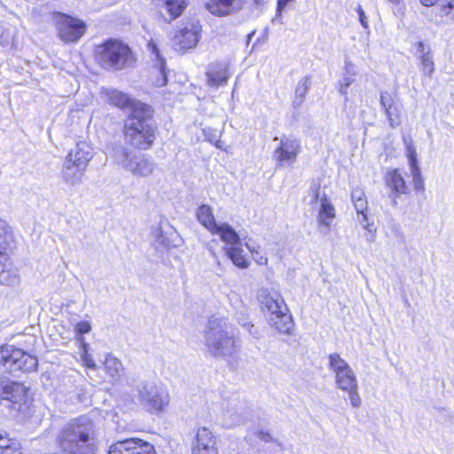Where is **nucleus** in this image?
<instances>
[{
	"mask_svg": "<svg viewBox=\"0 0 454 454\" xmlns=\"http://www.w3.org/2000/svg\"><path fill=\"white\" fill-rule=\"evenodd\" d=\"M58 442L67 453L94 454L96 440L93 422L85 416L70 420L61 429Z\"/></svg>",
	"mask_w": 454,
	"mask_h": 454,
	"instance_id": "nucleus-1",
	"label": "nucleus"
},
{
	"mask_svg": "<svg viewBox=\"0 0 454 454\" xmlns=\"http://www.w3.org/2000/svg\"><path fill=\"white\" fill-rule=\"evenodd\" d=\"M224 317H212L205 330V344L208 352L215 357L230 359L240 351V343L231 332Z\"/></svg>",
	"mask_w": 454,
	"mask_h": 454,
	"instance_id": "nucleus-2",
	"label": "nucleus"
},
{
	"mask_svg": "<svg viewBox=\"0 0 454 454\" xmlns=\"http://www.w3.org/2000/svg\"><path fill=\"white\" fill-rule=\"evenodd\" d=\"M152 108L144 103H135L124 126L126 141L138 148L148 149L154 140V128L151 123Z\"/></svg>",
	"mask_w": 454,
	"mask_h": 454,
	"instance_id": "nucleus-3",
	"label": "nucleus"
},
{
	"mask_svg": "<svg viewBox=\"0 0 454 454\" xmlns=\"http://www.w3.org/2000/svg\"><path fill=\"white\" fill-rule=\"evenodd\" d=\"M328 368L334 374L336 387L348 394L351 407L360 408L362 398L358 392L357 378L348 363L338 353H333L328 356Z\"/></svg>",
	"mask_w": 454,
	"mask_h": 454,
	"instance_id": "nucleus-4",
	"label": "nucleus"
},
{
	"mask_svg": "<svg viewBox=\"0 0 454 454\" xmlns=\"http://www.w3.org/2000/svg\"><path fill=\"white\" fill-rule=\"evenodd\" d=\"M96 59L105 69L121 70L134 64L129 47L116 40H109L96 49Z\"/></svg>",
	"mask_w": 454,
	"mask_h": 454,
	"instance_id": "nucleus-5",
	"label": "nucleus"
},
{
	"mask_svg": "<svg viewBox=\"0 0 454 454\" xmlns=\"http://www.w3.org/2000/svg\"><path fill=\"white\" fill-rule=\"evenodd\" d=\"M14 242V235L10 225L0 218V285L17 286L20 283L18 269L14 268L4 254L8 246Z\"/></svg>",
	"mask_w": 454,
	"mask_h": 454,
	"instance_id": "nucleus-6",
	"label": "nucleus"
},
{
	"mask_svg": "<svg viewBox=\"0 0 454 454\" xmlns=\"http://www.w3.org/2000/svg\"><path fill=\"white\" fill-rule=\"evenodd\" d=\"M0 364L10 372H30L35 371L38 365L37 358L22 349L11 345L0 348Z\"/></svg>",
	"mask_w": 454,
	"mask_h": 454,
	"instance_id": "nucleus-7",
	"label": "nucleus"
},
{
	"mask_svg": "<svg viewBox=\"0 0 454 454\" xmlns=\"http://www.w3.org/2000/svg\"><path fill=\"white\" fill-rule=\"evenodd\" d=\"M138 400L148 411L158 412L168 405L169 395L162 385L145 382L138 387Z\"/></svg>",
	"mask_w": 454,
	"mask_h": 454,
	"instance_id": "nucleus-8",
	"label": "nucleus"
},
{
	"mask_svg": "<svg viewBox=\"0 0 454 454\" xmlns=\"http://www.w3.org/2000/svg\"><path fill=\"white\" fill-rule=\"evenodd\" d=\"M114 159L118 165L137 176H147L154 169L153 162L145 155L131 154L121 146L115 149Z\"/></svg>",
	"mask_w": 454,
	"mask_h": 454,
	"instance_id": "nucleus-9",
	"label": "nucleus"
},
{
	"mask_svg": "<svg viewBox=\"0 0 454 454\" xmlns=\"http://www.w3.org/2000/svg\"><path fill=\"white\" fill-rule=\"evenodd\" d=\"M27 387L19 382L12 381L7 378H0V401L6 402V406L20 411L25 405Z\"/></svg>",
	"mask_w": 454,
	"mask_h": 454,
	"instance_id": "nucleus-10",
	"label": "nucleus"
},
{
	"mask_svg": "<svg viewBox=\"0 0 454 454\" xmlns=\"http://www.w3.org/2000/svg\"><path fill=\"white\" fill-rule=\"evenodd\" d=\"M201 25L199 20H192L176 31L172 38V45L177 51H184L194 48L200 38Z\"/></svg>",
	"mask_w": 454,
	"mask_h": 454,
	"instance_id": "nucleus-11",
	"label": "nucleus"
},
{
	"mask_svg": "<svg viewBox=\"0 0 454 454\" xmlns=\"http://www.w3.org/2000/svg\"><path fill=\"white\" fill-rule=\"evenodd\" d=\"M59 37L66 43L78 41L86 31V24L76 18L61 14L57 20Z\"/></svg>",
	"mask_w": 454,
	"mask_h": 454,
	"instance_id": "nucleus-12",
	"label": "nucleus"
},
{
	"mask_svg": "<svg viewBox=\"0 0 454 454\" xmlns=\"http://www.w3.org/2000/svg\"><path fill=\"white\" fill-rule=\"evenodd\" d=\"M108 454H156L154 447L139 438H129L111 445Z\"/></svg>",
	"mask_w": 454,
	"mask_h": 454,
	"instance_id": "nucleus-13",
	"label": "nucleus"
},
{
	"mask_svg": "<svg viewBox=\"0 0 454 454\" xmlns=\"http://www.w3.org/2000/svg\"><path fill=\"white\" fill-rule=\"evenodd\" d=\"M299 140L291 137H282L279 145L274 151V158L278 167L293 164L300 153Z\"/></svg>",
	"mask_w": 454,
	"mask_h": 454,
	"instance_id": "nucleus-14",
	"label": "nucleus"
},
{
	"mask_svg": "<svg viewBox=\"0 0 454 454\" xmlns=\"http://www.w3.org/2000/svg\"><path fill=\"white\" fill-rule=\"evenodd\" d=\"M192 454H218L217 438L207 427L198 428L192 442Z\"/></svg>",
	"mask_w": 454,
	"mask_h": 454,
	"instance_id": "nucleus-15",
	"label": "nucleus"
},
{
	"mask_svg": "<svg viewBox=\"0 0 454 454\" xmlns=\"http://www.w3.org/2000/svg\"><path fill=\"white\" fill-rule=\"evenodd\" d=\"M380 102L388 119L389 125L392 128L399 126L403 106L397 98L387 91H382L380 92Z\"/></svg>",
	"mask_w": 454,
	"mask_h": 454,
	"instance_id": "nucleus-16",
	"label": "nucleus"
},
{
	"mask_svg": "<svg viewBox=\"0 0 454 454\" xmlns=\"http://www.w3.org/2000/svg\"><path fill=\"white\" fill-rule=\"evenodd\" d=\"M229 67L227 61L210 64L206 73L207 85L215 88L225 85L230 77Z\"/></svg>",
	"mask_w": 454,
	"mask_h": 454,
	"instance_id": "nucleus-17",
	"label": "nucleus"
},
{
	"mask_svg": "<svg viewBox=\"0 0 454 454\" xmlns=\"http://www.w3.org/2000/svg\"><path fill=\"white\" fill-rule=\"evenodd\" d=\"M153 2L168 22L179 17L186 7V0H153Z\"/></svg>",
	"mask_w": 454,
	"mask_h": 454,
	"instance_id": "nucleus-18",
	"label": "nucleus"
},
{
	"mask_svg": "<svg viewBox=\"0 0 454 454\" xmlns=\"http://www.w3.org/2000/svg\"><path fill=\"white\" fill-rule=\"evenodd\" d=\"M244 2L245 0H208L206 7L215 16H225L239 10Z\"/></svg>",
	"mask_w": 454,
	"mask_h": 454,
	"instance_id": "nucleus-19",
	"label": "nucleus"
},
{
	"mask_svg": "<svg viewBox=\"0 0 454 454\" xmlns=\"http://www.w3.org/2000/svg\"><path fill=\"white\" fill-rule=\"evenodd\" d=\"M335 217V209L325 194L320 199V208L318 211V230L321 233L326 234L330 231L332 220Z\"/></svg>",
	"mask_w": 454,
	"mask_h": 454,
	"instance_id": "nucleus-20",
	"label": "nucleus"
},
{
	"mask_svg": "<svg viewBox=\"0 0 454 454\" xmlns=\"http://www.w3.org/2000/svg\"><path fill=\"white\" fill-rule=\"evenodd\" d=\"M155 241L165 248L176 247L180 245V238L169 225H160L153 231Z\"/></svg>",
	"mask_w": 454,
	"mask_h": 454,
	"instance_id": "nucleus-21",
	"label": "nucleus"
},
{
	"mask_svg": "<svg viewBox=\"0 0 454 454\" xmlns=\"http://www.w3.org/2000/svg\"><path fill=\"white\" fill-rule=\"evenodd\" d=\"M67 158L78 163L77 166L80 168H87L93 158L92 147L86 141H79L75 147L68 153Z\"/></svg>",
	"mask_w": 454,
	"mask_h": 454,
	"instance_id": "nucleus-22",
	"label": "nucleus"
},
{
	"mask_svg": "<svg viewBox=\"0 0 454 454\" xmlns=\"http://www.w3.org/2000/svg\"><path fill=\"white\" fill-rule=\"evenodd\" d=\"M268 323L282 334L291 335L294 330V323L289 311L278 310V315L268 317Z\"/></svg>",
	"mask_w": 454,
	"mask_h": 454,
	"instance_id": "nucleus-23",
	"label": "nucleus"
},
{
	"mask_svg": "<svg viewBox=\"0 0 454 454\" xmlns=\"http://www.w3.org/2000/svg\"><path fill=\"white\" fill-rule=\"evenodd\" d=\"M78 163L66 157L61 170V176L65 183L74 185L82 181L84 171L87 168H80Z\"/></svg>",
	"mask_w": 454,
	"mask_h": 454,
	"instance_id": "nucleus-24",
	"label": "nucleus"
},
{
	"mask_svg": "<svg viewBox=\"0 0 454 454\" xmlns=\"http://www.w3.org/2000/svg\"><path fill=\"white\" fill-rule=\"evenodd\" d=\"M386 183L387 185L392 191V192L395 194L393 200L395 204L396 203V197L402 194H406L409 191V188L404 181V178L398 169H393L387 173L386 176Z\"/></svg>",
	"mask_w": 454,
	"mask_h": 454,
	"instance_id": "nucleus-25",
	"label": "nucleus"
},
{
	"mask_svg": "<svg viewBox=\"0 0 454 454\" xmlns=\"http://www.w3.org/2000/svg\"><path fill=\"white\" fill-rule=\"evenodd\" d=\"M248 416L242 405L235 403L231 408H228L223 414V422L225 427H233L243 424Z\"/></svg>",
	"mask_w": 454,
	"mask_h": 454,
	"instance_id": "nucleus-26",
	"label": "nucleus"
},
{
	"mask_svg": "<svg viewBox=\"0 0 454 454\" xmlns=\"http://www.w3.org/2000/svg\"><path fill=\"white\" fill-rule=\"evenodd\" d=\"M147 47L152 54L155 56L157 61L155 73L160 75V77L154 81V85L156 87H163L168 82L165 59L160 57V51L154 42H148Z\"/></svg>",
	"mask_w": 454,
	"mask_h": 454,
	"instance_id": "nucleus-27",
	"label": "nucleus"
},
{
	"mask_svg": "<svg viewBox=\"0 0 454 454\" xmlns=\"http://www.w3.org/2000/svg\"><path fill=\"white\" fill-rule=\"evenodd\" d=\"M104 93L112 105L119 108L129 107L131 112L133 111V105L140 103L129 98L128 94L115 89H106L104 90Z\"/></svg>",
	"mask_w": 454,
	"mask_h": 454,
	"instance_id": "nucleus-28",
	"label": "nucleus"
},
{
	"mask_svg": "<svg viewBox=\"0 0 454 454\" xmlns=\"http://www.w3.org/2000/svg\"><path fill=\"white\" fill-rule=\"evenodd\" d=\"M211 233L218 235L223 242L231 247L238 245L240 240L235 230L226 223H218Z\"/></svg>",
	"mask_w": 454,
	"mask_h": 454,
	"instance_id": "nucleus-29",
	"label": "nucleus"
},
{
	"mask_svg": "<svg viewBox=\"0 0 454 454\" xmlns=\"http://www.w3.org/2000/svg\"><path fill=\"white\" fill-rule=\"evenodd\" d=\"M257 298L262 309L266 308L267 305L273 306L274 304H282V301L284 300L278 292L267 287H262L258 291Z\"/></svg>",
	"mask_w": 454,
	"mask_h": 454,
	"instance_id": "nucleus-30",
	"label": "nucleus"
},
{
	"mask_svg": "<svg viewBox=\"0 0 454 454\" xmlns=\"http://www.w3.org/2000/svg\"><path fill=\"white\" fill-rule=\"evenodd\" d=\"M198 221L210 232L218 224L214 217L212 207L208 205H201L196 213Z\"/></svg>",
	"mask_w": 454,
	"mask_h": 454,
	"instance_id": "nucleus-31",
	"label": "nucleus"
},
{
	"mask_svg": "<svg viewBox=\"0 0 454 454\" xmlns=\"http://www.w3.org/2000/svg\"><path fill=\"white\" fill-rule=\"evenodd\" d=\"M310 87V79L306 76L301 78L295 88L294 97L293 99V107L297 109L303 104L305 97Z\"/></svg>",
	"mask_w": 454,
	"mask_h": 454,
	"instance_id": "nucleus-32",
	"label": "nucleus"
},
{
	"mask_svg": "<svg viewBox=\"0 0 454 454\" xmlns=\"http://www.w3.org/2000/svg\"><path fill=\"white\" fill-rule=\"evenodd\" d=\"M104 366L106 372L113 380H118L123 371L122 363L112 355L106 356Z\"/></svg>",
	"mask_w": 454,
	"mask_h": 454,
	"instance_id": "nucleus-33",
	"label": "nucleus"
},
{
	"mask_svg": "<svg viewBox=\"0 0 454 454\" xmlns=\"http://www.w3.org/2000/svg\"><path fill=\"white\" fill-rule=\"evenodd\" d=\"M225 254L237 267L247 269L249 266V262L243 254V250L240 247L236 246L227 247L225 248Z\"/></svg>",
	"mask_w": 454,
	"mask_h": 454,
	"instance_id": "nucleus-34",
	"label": "nucleus"
},
{
	"mask_svg": "<svg viewBox=\"0 0 454 454\" xmlns=\"http://www.w3.org/2000/svg\"><path fill=\"white\" fill-rule=\"evenodd\" d=\"M0 454H21L20 444L5 433H0Z\"/></svg>",
	"mask_w": 454,
	"mask_h": 454,
	"instance_id": "nucleus-35",
	"label": "nucleus"
},
{
	"mask_svg": "<svg viewBox=\"0 0 454 454\" xmlns=\"http://www.w3.org/2000/svg\"><path fill=\"white\" fill-rule=\"evenodd\" d=\"M355 209L358 215V222L366 230H368L370 232L372 231L371 224L367 223V215L365 212L367 211L368 202L366 196L363 199L356 201L353 203Z\"/></svg>",
	"mask_w": 454,
	"mask_h": 454,
	"instance_id": "nucleus-36",
	"label": "nucleus"
},
{
	"mask_svg": "<svg viewBox=\"0 0 454 454\" xmlns=\"http://www.w3.org/2000/svg\"><path fill=\"white\" fill-rule=\"evenodd\" d=\"M77 340L80 342L82 348L80 356L83 365L87 368L95 370L97 368V364L91 356L89 354V344L86 343L83 337H78Z\"/></svg>",
	"mask_w": 454,
	"mask_h": 454,
	"instance_id": "nucleus-37",
	"label": "nucleus"
},
{
	"mask_svg": "<svg viewBox=\"0 0 454 454\" xmlns=\"http://www.w3.org/2000/svg\"><path fill=\"white\" fill-rule=\"evenodd\" d=\"M419 63L423 74L430 77L434 71L432 51H427L425 55L419 56Z\"/></svg>",
	"mask_w": 454,
	"mask_h": 454,
	"instance_id": "nucleus-38",
	"label": "nucleus"
},
{
	"mask_svg": "<svg viewBox=\"0 0 454 454\" xmlns=\"http://www.w3.org/2000/svg\"><path fill=\"white\" fill-rule=\"evenodd\" d=\"M237 320L239 324L245 328L254 338L260 339L261 332L247 319L246 314L240 313L238 316Z\"/></svg>",
	"mask_w": 454,
	"mask_h": 454,
	"instance_id": "nucleus-39",
	"label": "nucleus"
},
{
	"mask_svg": "<svg viewBox=\"0 0 454 454\" xmlns=\"http://www.w3.org/2000/svg\"><path fill=\"white\" fill-rule=\"evenodd\" d=\"M403 143L406 148V154L409 160L410 166L411 165H417V153L416 149L413 145L412 139L409 137H403Z\"/></svg>",
	"mask_w": 454,
	"mask_h": 454,
	"instance_id": "nucleus-40",
	"label": "nucleus"
},
{
	"mask_svg": "<svg viewBox=\"0 0 454 454\" xmlns=\"http://www.w3.org/2000/svg\"><path fill=\"white\" fill-rule=\"evenodd\" d=\"M411 173L413 178L414 188L416 190L423 189V180L419 165H411Z\"/></svg>",
	"mask_w": 454,
	"mask_h": 454,
	"instance_id": "nucleus-41",
	"label": "nucleus"
},
{
	"mask_svg": "<svg viewBox=\"0 0 454 454\" xmlns=\"http://www.w3.org/2000/svg\"><path fill=\"white\" fill-rule=\"evenodd\" d=\"M262 310L266 313L267 315V318L270 317V316H274V315H278V310H281V311H289L285 301L283 300L282 301V304H275L272 306V305H267L266 308L262 309Z\"/></svg>",
	"mask_w": 454,
	"mask_h": 454,
	"instance_id": "nucleus-42",
	"label": "nucleus"
},
{
	"mask_svg": "<svg viewBox=\"0 0 454 454\" xmlns=\"http://www.w3.org/2000/svg\"><path fill=\"white\" fill-rule=\"evenodd\" d=\"M392 4V11L395 16H403L405 12V4L403 0H387Z\"/></svg>",
	"mask_w": 454,
	"mask_h": 454,
	"instance_id": "nucleus-43",
	"label": "nucleus"
},
{
	"mask_svg": "<svg viewBox=\"0 0 454 454\" xmlns=\"http://www.w3.org/2000/svg\"><path fill=\"white\" fill-rule=\"evenodd\" d=\"M74 329L75 332L80 335L79 337H82V334L90 332L91 325L88 321H81L75 325Z\"/></svg>",
	"mask_w": 454,
	"mask_h": 454,
	"instance_id": "nucleus-44",
	"label": "nucleus"
},
{
	"mask_svg": "<svg viewBox=\"0 0 454 454\" xmlns=\"http://www.w3.org/2000/svg\"><path fill=\"white\" fill-rule=\"evenodd\" d=\"M354 82V79L349 76H345L343 79L340 82V93L347 98L348 95V88L351 85V83Z\"/></svg>",
	"mask_w": 454,
	"mask_h": 454,
	"instance_id": "nucleus-45",
	"label": "nucleus"
},
{
	"mask_svg": "<svg viewBox=\"0 0 454 454\" xmlns=\"http://www.w3.org/2000/svg\"><path fill=\"white\" fill-rule=\"evenodd\" d=\"M310 192L313 195V201H319L320 202V199L324 197V194L321 196L320 195V184L319 183H314L311 186H310Z\"/></svg>",
	"mask_w": 454,
	"mask_h": 454,
	"instance_id": "nucleus-46",
	"label": "nucleus"
},
{
	"mask_svg": "<svg viewBox=\"0 0 454 454\" xmlns=\"http://www.w3.org/2000/svg\"><path fill=\"white\" fill-rule=\"evenodd\" d=\"M356 11H357L358 15H359V20H360L361 25L363 26L364 28L367 29L369 27V25H368L367 18L365 16V13H364V10L359 5L357 7Z\"/></svg>",
	"mask_w": 454,
	"mask_h": 454,
	"instance_id": "nucleus-47",
	"label": "nucleus"
},
{
	"mask_svg": "<svg viewBox=\"0 0 454 454\" xmlns=\"http://www.w3.org/2000/svg\"><path fill=\"white\" fill-rule=\"evenodd\" d=\"M364 197H365V194L362 189L356 188L352 191L351 200L353 203L363 199Z\"/></svg>",
	"mask_w": 454,
	"mask_h": 454,
	"instance_id": "nucleus-48",
	"label": "nucleus"
},
{
	"mask_svg": "<svg viewBox=\"0 0 454 454\" xmlns=\"http://www.w3.org/2000/svg\"><path fill=\"white\" fill-rule=\"evenodd\" d=\"M416 51L419 57L425 55L427 51H432L431 48L425 45L422 42L417 43Z\"/></svg>",
	"mask_w": 454,
	"mask_h": 454,
	"instance_id": "nucleus-49",
	"label": "nucleus"
},
{
	"mask_svg": "<svg viewBox=\"0 0 454 454\" xmlns=\"http://www.w3.org/2000/svg\"><path fill=\"white\" fill-rule=\"evenodd\" d=\"M254 255V259L255 260V262L261 265H265L267 264L268 262V259L266 256L264 255H262L260 253L259 254H253Z\"/></svg>",
	"mask_w": 454,
	"mask_h": 454,
	"instance_id": "nucleus-50",
	"label": "nucleus"
},
{
	"mask_svg": "<svg viewBox=\"0 0 454 454\" xmlns=\"http://www.w3.org/2000/svg\"><path fill=\"white\" fill-rule=\"evenodd\" d=\"M257 435H258L259 439H261L262 441H264L266 442H271L273 440L272 436L267 432L261 431L258 433Z\"/></svg>",
	"mask_w": 454,
	"mask_h": 454,
	"instance_id": "nucleus-51",
	"label": "nucleus"
},
{
	"mask_svg": "<svg viewBox=\"0 0 454 454\" xmlns=\"http://www.w3.org/2000/svg\"><path fill=\"white\" fill-rule=\"evenodd\" d=\"M441 3L439 6L447 7L450 10L454 8V0H439Z\"/></svg>",
	"mask_w": 454,
	"mask_h": 454,
	"instance_id": "nucleus-52",
	"label": "nucleus"
},
{
	"mask_svg": "<svg viewBox=\"0 0 454 454\" xmlns=\"http://www.w3.org/2000/svg\"><path fill=\"white\" fill-rule=\"evenodd\" d=\"M439 8H440L439 16L442 18L450 16L451 13V11H452V10H450L447 7H443V6H439Z\"/></svg>",
	"mask_w": 454,
	"mask_h": 454,
	"instance_id": "nucleus-53",
	"label": "nucleus"
},
{
	"mask_svg": "<svg viewBox=\"0 0 454 454\" xmlns=\"http://www.w3.org/2000/svg\"><path fill=\"white\" fill-rule=\"evenodd\" d=\"M247 248L251 252L252 254H259V251L254 245H251L250 243H246Z\"/></svg>",
	"mask_w": 454,
	"mask_h": 454,
	"instance_id": "nucleus-54",
	"label": "nucleus"
},
{
	"mask_svg": "<svg viewBox=\"0 0 454 454\" xmlns=\"http://www.w3.org/2000/svg\"><path fill=\"white\" fill-rule=\"evenodd\" d=\"M439 0H419L420 4L427 7L434 5Z\"/></svg>",
	"mask_w": 454,
	"mask_h": 454,
	"instance_id": "nucleus-55",
	"label": "nucleus"
},
{
	"mask_svg": "<svg viewBox=\"0 0 454 454\" xmlns=\"http://www.w3.org/2000/svg\"><path fill=\"white\" fill-rule=\"evenodd\" d=\"M354 68V65L351 62H346V70L347 72H351Z\"/></svg>",
	"mask_w": 454,
	"mask_h": 454,
	"instance_id": "nucleus-56",
	"label": "nucleus"
},
{
	"mask_svg": "<svg viewBox=\"0 0 454 454\" xmlns=\"http://www.w3.org/2000/svg\"><path fill=\"white\" fill-rule=\"evenodd\" d=\"M223 141L217 140L215 145V146L217 148L222 149L223 148Z\"/></svg>",
	"mask_w": 454,
	"mask_h": 454,
	"instance_id": "nucleus-57",
	"label": "nucleus"
},
{
	"mask_svg": "<svg viewBox=\"0 0 454 454\" xmlns=\"http://www.w3.org/2000/svg\"><path fill=\"white\" fill-rule=\"evenodd\" d=\"M367 240L369 242H373L374 241V234L370 235V237L367 238Z\"/></svg>",
	"mask_w": 454,
	"mask_h": 454,
	"instance_id": "nucleus-58",
	"label": "nucleus"
},
{
	"mask_svg": "<svg viewBox=\"0 0 454 454\" xmlns=\"http://www.w3.org/2000/svg\"><path fill=\"white\" fill-rule=\"evenodd\" d=\"M254 35V32H252L248 35V41L252 38V36Z\"/></svg>",
	"mask_w": 454,
	"mask_h": 454,
	"instance_id": "nucleus-59",
	"label": "nucleus"
},
{
	"mask_svg": "<svg viewBox=\"0 0 454 454\" xmlns=\"http://www.w3.org/2000/svg\"><path fill=\"white\" fill-rule=\"evenodd\" d=\"M450 20H451L452 21H454V12H453V15L451 16Z\"/></svg>",
	"mask_w": 454,
	"mask_h": 454,
	"instance_id": "nucleus-60",
	"label": "nucleus"
}]
</instances>
